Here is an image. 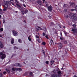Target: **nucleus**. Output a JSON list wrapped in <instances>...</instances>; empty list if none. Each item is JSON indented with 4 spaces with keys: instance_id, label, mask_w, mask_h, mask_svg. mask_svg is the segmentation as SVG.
Returning <instances> with one entry per match:
<instances>
[{
    "instance_id": "32",
    "label": "nucleus",
    "mask_w": 77,
    "mask_h": 77,
    "mask_svg": "<svg viewBox=\"0 0 77 77\" xmlns=\"http://www.w3.org/2000/svg\"><path fill=\"white\" fill-rule=\"evenodd\" d=\"M60 39L61 40H63V39H64V38L63 37H60Z\"/></svg>"
},
{
    "instance_id": "13",
    "label": "nucleus",
    "mask_w": 77,
    "mask_h": 77,
    "mask_svg": "<svg viewBox=\"0 0 77 77\" xmlns=\"http://www.w3.org/2000/svg\"><path fill=\"white\" fill-rule=\"evenodd\" d=\"M4 3L5 4L9 5V1H5L4 2Z\"/></svg>"
},
{
    "instance_id": "3",
    "label": "nucleus",
    "mask_w": 77,
    "mask_h": 77,
    "mask_svg": "<svg viewBox=\"0 0 77 77\" xmlns=\"http://www.w3.org/2000/svg\"><path fill=\"white\" fill-rule=\"evenodd\" d=\"M72 31L75 35L77 34V29L76 28H72Z\"/></svg>"
},
{
    "instance_id": "54",
    "label": "nucleus",
    "mask_w": 77,
    "mask_h": 77,
    "mask_svg": "<svg viewBox=\"0 0 77 77\" xmlns=\"http://www.w3.org/2000/svg\"><path fill=\"white\" fill-rule=\"evenodd\" d=\"M12 5H14V6H15V5H14V3H12Z\"/></svg>"
},
{
    "instance_id": "7",
    "label": "nucleus",
    "mask_w": 77,
    "mask_h": 77,
    "mask_svg": "<svg viewBox=\"0 0 77 77\" xmlns=\"http://www.w3.org/2000/svg\"><path fill=\"white\" fill-rule=\"evenodd\" d=\"M14 66H21L22 65L20 63H16L15 64Z\"/></svg>"
},
{
    "instance_id": "25",
    "label": "nucleus",
    "mask_w": 77,
    "mask_h": 77,
    "mask_svg": "<svg viewBox=\"0 0 77 77\" xmlns=\"http://www.w3.org/2000/svg\"><path fill=\"white\" fill-rule=\"evenodd\" d=\"M0 11V14L2 15V14H3V13L2 10V11Z\"/></svg>"
},
{
    "instance_id": "33",
    "label": "nucleus",
    "mask_w": 77,
    "mask_h": 77,
    "mask_svg": "<svg viewBox=\"0 0 77 77\" xmlns=\"http://www.w3.org/2000/svg\"><path fill=\"white\" fill-rule=\"evenodd\" d=\"M6 9H7L6 8H4L3 9V11H6Z\"/></svg>"
},
{
    "instance_id": "29",
    "label": "nucleus",
    "mask_w": 77,
    "mask_h": 77,
    "mask_svg": "<svg viewBox=\"0 0 77 77\" xmlns=\"http://www.w3.org/2000/svg\"><path fill=\"white\" fill-rule=\"evenodd\" d=\"M3 30V28H1L0 29V32H2Z\"/></svg>"
},
{
    "instance_id": "62",
    "label": "nucleus",
    "mask_w": 77,
    "mask_h": 77,
    "mask_svg": "<svg viewBox=\"0 0 77 77\" xmlns=\"http://www.w3.org/2000/svg\"><path fill=\"white\" fill-rule=\"evenodd\" d=\"M60 34L62 36V32H61Z\"/></svg>"
},
{
    "instance_id": "53",
    "label": "nucleus",
    "mask_w": 77,
    "mask_h": 77,
    "mask_svg": "<svg viewBox=\"0 0 77 77\" xmlns=\"http://www.w3.org/2000/svg\"><path fill=\"white\" fill-rule=\"evenodd\" d=\"M3 23H5V20H4L3 21Z\"/></svg>"
},
{
    "instance_id": "60",
    "label": "nucleus",
    "mask_w": 77,
    "mask_h": 77,
    "mask_svg": "<svg viewBox=\"0 0 77 77\" xmlns=\"http://www.w3.org/2000/svg\"><path fill=\"white\" fill-rule=\"evenodd\" d=\"M63 28H64V29H65V26H64L63 27Z\"/></svg>"
},
{
    "instance_id": "46",
    "label": "nucleus",
    "mask_w": 77,
    "mask_h": 77,
    "mask_svg": "<svg viewBox=\"0 0 77 77\" xmlns=\"http://www.w3.org/2000/svg\"><path fill=\"white\" fill-rule=\"evenodd\" d=\"M3 74H6V72L4 71V72H3Z\"/></svg>"
},
{
    "instance_id": "26",
    "label": "nucleus",
    "mask_w": 77,
    "mask_h": 77,
    "mask_svg": "<svg viewBox=\"0 0 77 77\" xmlns=\"http://www.w3.org/2000/svg\"><path fill=\"white\" fill-rule=\"evenodd\" d=\"M45 38H47V39H48V35H46L45 36Z\"/></svg>"
},
{
    "instance_id": "19",
    "label": "nucleus",
    "mask_w": 77,
    "mask_h": 77,
    "mask_svg": "<svg viewBox=\"0 0 77 77\" xmlns=\"http://www.w3.org/2000/svg\"><path fill=\"white\" fill-rule=\"evenodd\" d=\"M21 12H22L23 15H24V14H25V11H24L22 10V11H21Z\"/></svg>"
},
{
    "instance_id": "9",
    "label": "nucleus",
    "mask_w": 77,
    "mask_h": 77,
    "mask_svg": "<svg viewBox=\"0 0 77 77\" xmlns=\"http://www.w3.org/2000/svg\"><path fill=\"white\" fill-rule=\"evenodd\" d=\"M52 77H59V76L58 75H55V74H54V75H51Z\"/></svg>"
},
{
    "instance_id": "1",
    "label": "nucleus",
    "mask_w": 77,
    "mask_h": 77,
    "mask_svg": "<svg viewBox=\"0 0 77 77\" xmlns=\"http://www.w3.org/2000/svg\"><path fill=\"white\" fill-rule=\"evenodd\" d=\"M69 17L71 19H73L74 20H77V17H76L75 14L70 13L69 14Z\"/></svg>"
},
{
    "instance_id": "43",
    "label": "nucleus",
    "mask_w": 77,
    "mask_h": 77,
    "mask_svg": "<svg viewBox=\"0 0 77 77\" xmlns=\"http://www.w3.org/2000/svg\"><path fill=\"white\" fill-rule=\"evenodd\" d=\"M43 29L44 30H47V29H46V27H44Z\"/></svg>"
},
{
    "instance_id": "11",
    "label": "nucleus",
    "mask_w": 77,
    "mask_h": 77,
    "mask_svg": "<svg viewBox=\"0 0 77 77\" xmlns=\"http://www.w3.org/2000/svg\"><path fill=\"white\" fill-rule=\"evenodd\" d=\"M57 73L58 75L60 76L61 75V74H62V72H61V71H59L57 72Z\"/></svg>"
},
{
    "instance_id": "12",
    "label": "nucleus",
    "mask_w": 77,
    "mask_h": 77,
    "mask_svg": "<svg viewBox=\"0 0 77 77\" xmlns=\"http://www.w3.org/2000/svg\"><path fill=\"white\" fill-rule=\"evenodd\" d=\"M11 43L12 44H14V39L12 38L11 40Z\"/></svg>"
},
{
    "instance_id": "15",
    "label": "nucleus",
    "mask_w": 77,
    "mask_h": 77,
    "mask_svg": "<svg viewBox=\"0 0 77 77\" xmlns=\"http://www.w3.org/2000/svg\"><path fill=\"white\" fill-rule=\"evenodd\" d=\"M51 41V45H52V44H53L54 43V42H53V40H52V39H51V40H50Z\"/></svg>"
},
{
    "instance_id": "37",
    "label": "nucleus",
    "mask_w": 77,
    "mask_h": 77,
    "mask_svg": "<svg viewBox=\"0 0 77 77\" xmlns=\"http://www.w3.org/2000/svg\"><path fill=\"white\" fill-rule=\"evenodd\" d=\"M67 41H64V44H67Z\"/></svg>"
},
{
    "instance_id": "27",
    "label": "nucleus",
    "mask_w": 77,
    "mask_h": 77,
    "mask_svg": "<svg viewBox=\"0 0 77 77\" xmlns=\"http://www.w3.org/2000/svg\"><path fill=\"white\" fill-rule=\"evenodd\" d=\"M8 4H5V8H8Z\"/></svg>"
},
{
    "instance_id": "20",
    "label": "nucleus",
    "mask_w": 77,
    "mask_h": 77,
    "mask_svg": "<svg viewBox=\"0 0 77 77\" xmlns=\"http://www.w3.org/2000/svg\"><path fill=\"white\" fill-rule=\"evenodd\" d=\"M14 50H16V49L17 50H18V47H17L16 46H14Z\"/></svg>"
},
{
    "instance_id": "39",
    "label": "nucleus",
    "mask_w": 77,
    "mask_h": 77,
    "mask_svg": "<svg viewBox=\"0 0 77 77\" xmlns=\"http://www.w3.org/2000/svg\"><path fill=\"white\" fill-rule=\"evenodd\" d=\"M46 8H48V5L47 4H46Z\"/></svg>"
},
{
    "instance_id": "61",
    "label": "nucleus",
    "mask_w": 77,
    "mask_h": 77,
    "mask_svg": "<svg viewBox=\"0 0 77 77\" xmlns=\"http://www.w3.org/2000/svg\"><path fill=\"white\" fill-rule=\"evenodd\" d=\"M42 1H43V2H45V0H42Z\"/></svg>"
},
{
    "instance_id": "8",
    "label": "nucleus",
    "mask_w": 77,
    "mask_h": 77,
    "mask_svg": "<svg viewBox=\"0 0 77 77\" xmlns=\"http://www.w3.org/2000/svg\"><path fill=\"white\" fill-rule=\"evenodd\" d=\"M62 48V44L60 43L58 44V48Z\"/></svg>"
},
{
    "instance_id": "23",
    "label": "nucleus",
    "mask_w": 77,
    "mask_h": 77,
    "mask_svg": "<svg viewBox=\"0 0 77 77\" xmlns=\"http://www.w3.org/2000/svg\"><path fill=\"white\" fill-rule=\"evenodd\" d=\"M72 26L73 27V28H76L75 27H76V25L75 24H73L72 25Z\"/></svg>"
},
{
    "instance_id": "14",
    "label": "nucleus",
    "mask_w": 77,
    "mask_h": 77,
    "mask_svg": "<svg viewBox=\"0 0 77 77\" xmlns=\"http://www.w3.org/2000/svg\"><path fill=\"white\" fill-rule=\"evenodd\" d=\"M28 39L29 41H31V35H29L28 37Z\"/></svg>"
},
{
    "instance_id": "57",
    "label": "nucleus",
    "mask_w": 77,
    "mask_h": 77,
    "mask_svg": "<svg viewBox=\"0 0 77 77\" xmlns=\"http://www.w3.org/2000/svg\"><path fill=\"white\" fill-rule=\"evenodd\" d=\"M0 6H1V5H0ZM2 9H0V11H2Z\"/></svg>"
},
{
    "instance_id": "5",
    "label": "nucleus",
    "mask_w": 77,
    "mask_h": 77,
    "mask_svg": "<svg viewBox=\"0 0 77 77\" xmlns=\"http://www.w3.org/2000/svg\"><path fill=\"white\" fill-rule=\"evenodd\" d=\"M48 9L49 12H51L53 9V7L51 6V5H50L48 7Z\"/></svg>"
},
{
    "instance_id": "52",
    "label": "nucleus",
    "mask_w": 77,
    "mask_h": 77,
    "mask_svg": "<svg viewBox=\"0 0 77 77\" xmlns=\"http://www.w3.org/2000/svg\"><path fill=\"white\" fill-rule=\"evenodd\" d=\"M64 12H66L67 11V10L66 9H65L64 10Z\"/></svg>"
},
{
    "instance_id": "36",
    "label": "nucleus",
    "mask_w": 77,
    "mask_h": 77,
    "mask_svg": "<svg viewBox=\"0 0 77 77\" xmlns=\"http://www.w3.org/2000/svg\"><path fill=\"white\" fill-rule=\"evenodd\" d=\"M75 9H71V11H75Z\"/></svg>"
},
{
    "instance_id": "45",
    "label": "nucleus",
    "mask_w": 77,
    "mask_h": 77,
    "mask_svg": "<svg viewBox=\"0 0 77 77\" xmlns=\"http://www.w3.org/2000/svg\"><path fill=\"white\" fill-rule=\"evenodd\" d=\"M39 27H38V26H36V29H37V30H38V29H39Z\"/></svg>"
},
{
    "instance_id": "18",
    "label": "nucleus",
    "mask_w": 77,
    "mask_h": 77,
    "mask_svg": "<svg viewBox=\"0 0 77 77\" xmlns=\"http://www.w3.org/2000/svg\"><path fill=\"white\" fill-rule=\"evenodd\" d=\"M18 41L19 42H20V43H21V42H22V41H21V39H19L18 40Z\"/></svg>"
},
{
    "instance_id": "10",
    "label": "nucleus",
    "mask_w": 77,
    "mask_h": 77,
    "mask_svg": "<svg viewBox=\"0 0 77 77\" xmlns=\"http://www.w3.org/2000/svg\"><path fill=\"white\" fill-rule=\"evenodd\" d=\"M3 45L2 43V42H0V48H3Z\"/></svg>"
},
{
    "instance_id": "51",
    "label": "nucleus",
    "mask_w": 77,
    "mask_h": 77,
    "mask_svg": "<svg viewBox=\"0 0 77 77\" xmlns=\"http://www.w3.org/2000/svg\"><path fill=\"white\" fill-rule=\"evenodd\" d=\"M65 34L66 36V35L67 34V32H65Z\"/></svg>"
},
{
    "instance_id": "38",
    "label": "nucleus",
    "mask_w": 77,
    "mask_h": 77,
    "mask_svg": "<svg viewBox=\"0 0 77 77\" xmlns=\"http://www.w3.org/2000/svg\"><path fill=\"white\" fill-rule=\"evenodd\" d=\"M49 62H48V61H46V63H47V64H48V63Z\"/></svg>"
},
{
    "instance_id": "55",
    "label": "nucleus",
    "mask_w": 77,
    "mask_h": 77,
    "mask_svg": "<svg viewBox=\"0 0 77 77\" xmlns=\"http://www.w3.org/2000/svg\"><path fill=\"white\" fill-rule=\"evenodd\" d=\"M74 77H77V76L75 75L74 76Z\"/></svg>"
},
{
    "instance_id": "35",
    "label": "nucleus",
    "mask_w": 77,
    "mask_h": 77,
    "mask_svg": "<svg viewBox=\"0 0 77 77\" xmlns=\"http://www.w3.org/2000/svg\"><path fill=\"white\" fill-rule=\"evenodd\" d=\"M33 75V73H32V72H30V75Z\"/></svg>"
},
{
    "instance_id": "41",
    "label": "nucleus",
    "mask_w": 77,
    "mask_h": 77,
    "mask_svg": "<svg viewBox=\"0 0 77 77\" xmlns=\"http://www.w3.org/2000/svg\"><path fill=\"white\" fill-rule=\"evenodd\" d=\"M42 35L43 36H44L45 35V32H43Z\"/></svg>"
},
{
    "instance_id": "2",
    "label": "nucleus",
    "mask_w": 77,
    "mask_h": 77,
    "mask_svg": "<svg viewBox=\"0 0 77 77\" xmlns=\"http://www.w3.org/2000/svg\"><path fill=\"white\" fill-rule=\"evenodd\" d=\"M0 57L2 59H4L6 58V54H5V52L2 51L0 52Z\"/></svg>"
},
{
    "instance_id": "59",
    "label": "nucleus",
    "mask_w": 77,
    "mask_h": 77,
    "mask_svg": "<svg viewBox=\"0 0 77 77\" xmlns=\"http://www.w3.org/2000/svg\"><path fill=\"white\" fill-rule=\"evenodd\" d=\"M2 35H0V37H2Z\"/></svg>"
},
{
    "instance_id": "17",
    "label": "nucleus",
    "mask_w": 77,
    "mask_h": 77,
    "mask_svg": "<svg viewBox=\"0 0 77 77\" xmlns=\"http://www.w3.org/2000/svg\"><path fill=\"white\" fill-rule=\"evenodd\" d=\"M17 69H16L15 68H12V71H15Z\"/></svg>"
},
{
    "instance_id": "42",
    "label": "nucleus",
    "mask_w": 77,
    "mask_h": 77,
    "mask_svg": "<svg viewBox=\"0 0 77 77\" xmlns=\"http://www.w3.org/2000/svg\"><path fill=\"white\" fill-rule=\"evenodd\" d=\"M65 17L66 18H68V15H65Z\"/></svg>"
},
{
    "instance_id": "6",
    "label": "nucleus",
    "mask_w": 77,
    "mask_h": 77,
    "mask_svg": "<svg viewBox=\"0 0 77 77\" xmlns=\"http://www.w3.org/2000/svg\"><path fill=\"white\" fill-rule=\"evenodd\" d=\"M37 3L39 5L41 6L42 5V2L41 0H39L37 1Z\"/></svg>"
},
{
    "instance_id": "47",
    "label": "nucleus",
    "mask_w": 77,
    "mask_h": 77,
    "mask_svg": "<svg viewBox=\"0 0 77 77\" xmlns=\"http://www.w3.org/2000/svg\"><path fill=\"white\" fill-rule=\"evenodd\" d=\"M7 71L8 72H10V71H9V70L7 69Z\"/></svg>"
},
{
    "instance_id": "30",
    "label": "nucleus",
    "mask_w": 77,
    "mask_h": 77,
    "mask_svg": "<svg viewBox=\"0 0 77 77\" xmlns=\"http://www.w3.org/2000/svg\"><path fill=\"white\" fill-rule=\"evenodd\" d=\"M15 2L16 3H19L17 0H15Z\"/></svg>"
},
{
    "instance_id": "63",
    "label": "nucleus",
    "mask_w": 77,
    "mask_h": 77,
    "mask_svg": "<svg viewBox=\"0 0 77 77\" xmlns=\"http://www.w3.org/2000/svg\"><path fill=\"white\" fill-rule=\"evenodd\" d=\"M61 69H62H62H63V68H61Z\"/></svg>"
},
{
    "instance_id": "58",
    "label": "nucleus",
    "mask_w": 77,
    "mask_h": 77,
    "mask_svg": "<svg viewBox=\"0 0 77 77\" xmlns=\"http://www.w3.org/2000/svg\"><path fill=\"white\" fill-rule=\"evenodd\" d=\"M1 17H2V15H0V18H1Z\"/></svg>"
},
{
    "instance_id": "28",
    "label": "nucleus",
    "mask_w": 77,
    "mask_h": 77,
    "mask_svg": "<svg viewBox=\"0 0 77 77\" xmlns=\"http://www.w3.org/2000/svg\"><path fill=\"white\" fill-rule=\"evenodd\" d=\"M16 5L19 8H21V6H20V5H19L18 4H16Z\"/></svg>"
},
{
    "instance_id": "22",
    "label": "nucleus",
    "mask_w": 77,
    "mask_h": 77,
    "mask_svg": "<svg viewBox=\"0 0 77 77\" xmlns=\"http://www.w3.org/2000/svg\"><path fill=\"white\" fill-rule=\"evenodd\" d=\"M37 40L39 43L41 42V40H40V39H39V38H38Z\"/></svg>"
},
{
    "instance_id": "40",
    "label": "nucleus",
    "mask_w": 77,
    "mask_h": 77,
    "mask_svg": "<svg viewBox=\"0 0 77 77\" xmlns=\"http://www.w3.org/2000/svg\"><path fill=\"white\" fill-rule=\"evenodd\" d=\"M2 73H0V77H2Z\"/></svg>"
},
{
    "instance_id": "21",
    "label": "nucleus",
    "mask_w": 77,
    "mask_h": 77,
    "mask_svg": "<svg viewBox=\"0 0 77 77\" xmlns=\"http://www.w3.org/2000/svg\"><path fill=\"white\" fill-rule=\"evenodd\" d=\"M16 69L17 70H20V71H21L22 70H21V68H17Z\"/></svg>"
},
{
    "instance_id": "24",
    "label": "nucleus",
    "mask_w": 77,
    "mask_h": 77,
    "mask_svg": "<svg viewBox=\"0 0 77 77\" xmlns=\"http://www.w3.org/2000/svg\"><path fill=\"white\" fill-rule=\"evenodd\" d=\"M28 12V10H26L25 11V14H27Z\"/></svg>"
},
{
    "instance_id": "4",
    "label": "nucleus",
    "mask_w": 77,
    "mask_h": 77,
    "mask_svg": "<svg viewBox=\"0 0 77 77\" xmlns=\"http://www.w3.org/2000/svg\"><path fill=\"white\" fill-rule=\"evenodd\" d=\"M13 33L14 36H18V33L15 30H14L13 31Z\"/></svg>"
},
{
    "instance_id": "48",
    "label": "nucleus",
    "mask_w": 77,
    "mask_h": 77,
    "mask_svg": "<svg viewBox=\"0 0 77 77\" xmlns=\"http://www.w3.org/2000/svg\"><path fill=\"white\" fill-rule=\"evenodd\" d=\"M64 6L65 7L66 6H67V5L65 4L64 5Z\"/></svg>"
},
{
    "instance_id": "49",
    "label": "nucleus",
    "mask_w": 77,
    "mask_h": 77,
    "mask_svg": "<svg viewBox=\"0 0 77 77\" xmlns=\"http://www.w3.org/2000/svg\"><path fill=\"white\" fill-rule=\"evenodd\" d=\"M23 6H24V7H25V8H26V5H25L24 4H23Z\"/></svg>"
},
{
    "instance_id": "16",
    "label": "nucleus",
    "mask_w": 77,
    "mask_h": 77,
    "mask_svg": "<svg viewBox=\"0 0 77 77\" xmlns=\"http://www.w3.org/2000/svg\"><path fill=\"white\" fill-rule=\"evenodd\" d=\"M50 62L51 63H52V64H54V61L53 60H50Z\"/></svg>"
},
{
    "instance_id": "50",
    "label": "nucleus",
    "mask_w": 77,
    "mask_h": 77,
    "mask_svg": "<svg viewBox=\"0 0 77 77\" xmlns=\"http://www.w3.org/2000/svg\"><path fill=\"white\" fill-rule=\"evenodd\" d=\"M43 54H45V52L44 51H43Z\"/></svg>"
},
{
    "instance_id": "31",
    "label": "nucleus",
    "mask_w": 77,
    "mask_h": 77,
    "mask_svg": "<svg viewBox=\"0 0 77 77\" xmlns=\"http://www.w3.org/2000/svg\"><path fill=\"white\" fill-rule=\"evenodd\" d=\"M42 44V45H45V43L44 42H43Z\"/></svg>"
},
{
    "instance_id": "56",
    "label": "nucleus",
    "mask_w": 77,
    "mask_h": 77,
    "mask_svg": "<svg viewBox=\"0 0 77 77\" xmlns=\"http://www.w3.org/2000/svg\"><path fill=\"white\" fill-rule=\"evenodd\" d=\"M20 1H21L22 2H24V0H20Z\"/></svg>"
},
{
    "instance_id": "64",
    "label": "nucleus",
    "mask_w": 77,
    "mask_h": 77,
    "mask_svg": "<svg viewBox=\"0 0 77 77\" xmlns=\"http://www.w3.org/2000/svg\"><path fill=\"white\" fill-rule=\"evenodd\" d=\"M16 13H17V12H18V11H16Z\"/></svg>"
},
{
    "instance_id": "34",
    "label": "nucleus",
    "mask_w": 77,
    "mask_h": 77,
    "mask_svg": "<svg viewBox=\"0 0 77 77\" xmlns=\"http://www.w3.org/2000/svg\"><path fill=\"white\" fill-rule=\"evenodd\" d=\"M35 37L36 38H39V36H37V35H35Z\"/></svg>"
},
{
    "instance_id": "44",
    "label": "nucleus",
    "mask_w": 77,
    "mask_h": 77,
    "mask_svg": "<svg viewBox=\"0 0 77 77\" xmlns=\"http://www.w3.org/2000/svg\"><path fill=\"white\" fill-rule=\"evenodd\" d=\"M38 30H41V28L40 27H38Z\"/></svg>"
}]
</instances>
